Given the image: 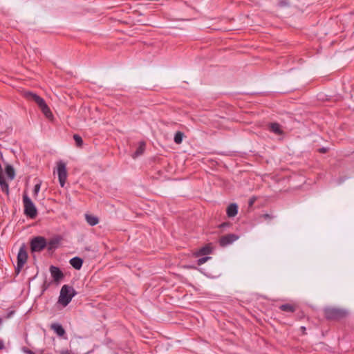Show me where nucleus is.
<instances>
[{"label":"nucleus","mask_w":354,"mask_h":354,"mask_svg":"<svg viewBox=\"0 0 354 354\" xmlns=\"http://www.w3.org/2000/svg\"><path fill=\"white\" fill-rule=\"evenodd\" d=\"M16 311H9L8 313L6 315V316L5 317L6 319H10L11 318L13 315L15 314Z\"/></svg>","instance_id":"nucleus-28"},{"label":"nucleus","mask_w":354,"mask_h":354,"mask_svg":"<svg viewBox=\"0 0 354 354\" xmlns=\"http://www.w3.org/2000/svg\"><path fill=\"white\" fill-rule=\"evenodd\" d=\"M279 310H295L296 308H298L296 306L291 305L290 304H281L278 306Z\"/></svg>","instance_id":"nucleus-21"},{"label":"nucleus","mask_w":354,"mask_h":354,"mask_svg":"<svg viewBox=\"0 0 354 354\" xmlns=\"http://www.w3.org/2000/svg\"><path fill=\"white\" fill-rule=\"evenodd\" d=\"M300 330L301 331L303 335H306V328L305 326H301L300 327Z\"/></svg>","instance_id":"nucleus-31"},{"label":"nucleus","mask_w":354,"mask_h":354,"mask_svg":"<svg viewBox=\"0 0 354 354\" xmlns=\"http://www.w3.org/2000/svg\"><path fill=\"white\" fill-rule=\"evenodd\" d=\"M23 203L24 214L30 218H35L37 215V209L32 200L26 194L23 195Z\"/></svg>","instance_id":"nucleus-2"},{"label":"nucleus","mask_w":354,"mask_h":354,"mask_svg":"<svg viewBox=\"0 0 354 354\" xmlns=\"http://www.w3.org/2000/svg\"><path fill=\"white\" fill-rule=\"evenodd\" d=\"M269 128L272 132L277 135H281L283 133L280 128V125L278 123H271Z\"/></svg>","instance_id":"nucleus-19"},{"label":"nucleus","mask_w":354,"mask_h":354,"mask_svg":"<svg viewBox=\"0 0 354 354\" xmlns=\"http://www.w3.org/2000/svg\"><path fill=\"white\" fill-rule=\"evenodd\" d=\"M47 245L46 240L43 236H36L30 241V249L32 252H40Z\"/></svg>","instance_id":"nucleus-4"},{"label":"nucleus","mask_w":354,"mask_h":354,"mask_svg":"<svg viewBox=\"0 0 354 354\" xmlns=\"http://www.w3.org/2000/svg\"><path fill=\"white\" fill-rule=\"evenodd\" d=\"M73 139L75 141L76 146L77 147H81L83 145V140L82 137L77 134H74Z\"/></svg>","instance_id":"nucleus-22"},{"label":"nucleus","mask_w":354,"mask_h":354,"mask_svg":"<svg viewBox=\"0 0 354 354\" xmlns=\"http://www.w3.org/2000/svg\"><path fill=\"white\" fill-rule=\"evenodd\" d=\"M57 174L60 186L63 187L67 178V171L66 164L59 161L57 162Z\"/></svg>","instance_id":"nucleus-6"},{"label":"nucleus","mask_w":354,"mask_h":354,"mask_svg":"<svg viewBox=\"0 0 354 354\" xmlns=\"http://www.w3.org/2000/svg\"><path fill=\"white\" fill-rule=\"evenodd\" d=\"M280 5L281 6H288V2H287L286 1H282L280 2Z\"/></svg>","instance_id":"nucleus-36"},{"label":"nucleus","mask_w":354,"mask_h":354,"mask_svg":"<svg viewBox=\"0 0 354 354\" xmlns=\"http://www.w3.org/2000/svg\"><path fill=\"white\" fill-rule=\"evenodd\" d=\"M158 319H159L160 321H162V322H170L171 321L170 318H169V317H158Z\"/></svg>","instance_id":"nucleus-29"},{"label":"nucleus","mask_w":354,"mask_h":354,"mask_svg":"<svg viewBox=\"0 0 354 354\" xmlns=\"http://www.w3.org/2000/svg\"><path fill=\"white\" fill-rule=\"evenodd\" d=\"M4 348H5L4 342L2 339H0V350H3V349H4Z\"/></svg>","instance_id":"nucleus-33"},{"label":"nucleus","mask_w":354,"mask_h":354,"mask_svg":"<svg viewBox=\"0 0 354 354\" xmlns=\"http://www.w3.org/2000/svg\"><path fill=\"white\" fill-rule=\"evenodd\" d=\"M75 295V291L73 287L64 285L60 290L58 303L65 307L70 303Z\"/></svg>","instance_id":"nucleus-1"},{"label":"nucleus","mask_w":354,"mask_h":354,"mask_svg":"<svg viewBox=\"0 0 354 354\" xmlns=\"http://www.w3.org/2000/svg\"><path fill=\"white\" fill-rule=\"evenodd\" d=\"M324 310H340L339 308H335V307H326Z\"/></svg>","instance_id":"nucleus-35"},{"label":"nucleus","mask_w":354,"mask_h":354,"mask_svg":"<svg viewBox=\"0 0 354 354\" xmlns=\"http://www.w3.org/2000/svg\"><path fill=\"white\" fill-rule=\"evenodd\" d=\"M255 200H256L255 198H250V201H249V203H248L249 205L252 206L253 205V203H254Z\"/></svg>","instance_id":"nucleus-34"},{"label":"nucleus","mask_w":354,"mask_h":354,"mask_svg":"<svg viewBox=\"0 0 354 354\" xmlns=\"http://www.w3.org/2000/svg\"><path fill=\"white\" fill-rule=\"evenodd\" d=\"M39 109H41V112L44 113V115L48 118H50L53 117V113L52 112L50 111L48 106L47 105V104L46 103V102L41 104V106L39 107Z\"/></svg>","instance_id":"nucleus-16"},{"label":"nucleus","mask_w":354,"mask_h":354,"mask_svg":"<svg viewBox=\"0 0 354 354\" xmlns=\"http://www.w3.org/2000/svg\"><path fill=\"white\" fill-rule=\"evenodd\" d=\"M168 315H176L177 314L178 311H175V310H173V311H165Z\"/></svg>","instance_id":"nucleus-32"},{"label":"nucleus","mask_w":354,"mask_h":354,"mask_svg":"<svg viewBox=\"0 0 354 354\" xmlns=\"http://www.w3.org/2000/svg\"><path fill=\"white\" fill-rule=\"evenodd\" d=\"M69 262L70 264L76 270H80L83 264V260L78 257L72 258Z\"/></svg>","instance_id":"nucleus-12"},{"label":"nucleus","mask_w":354,"mask_h":354,"mask_svg":"<svg viewBox=\"0 0 354 354\" xmlns=\"http://www.w3.org/2000/svg\"><path fill=\"white\" fill-rule=\"evenodd\" d=\"M229 225H230V223H221V225H219V226H218V227H219L220 228H224V227H227V226H229Z\"/></svg>","instance_id":"nucleus-30"},{"label":"nucleus","mask_w":354,"mask_h":354,"mask_svg":"<svg viewBox=\"0 0 354 354\" xmlns=\"http://www.w3.org/2000/svg\"><path fill=\"white\" fill-rule=\"evenodd\" d=\"M319 151L322 152V153H326V149L321 148V149H319Z\"/></svg>","instance_id":"nucleus-38"},{"label":"nucleus","mask_w":354,"mask_h":354,"mask_svg":"<svg viewBox=\"0 0 354 354\" xmlns=\"http://www.w3.org/2000/svg\"><path fill=\"white\" fill-rule=\"evenodd\" d=\"M210 259H211L210 257H201L197 260V265L201 266Z\"/></svg>","instance_id":"nucleus-24"},{"label":"nucleus","mask_w":354,"mask_h":354,"mask_svg":"<svg viewBox=\"0 0 354 354\" xmlns=\"http://www.w3.org/2000/svg\"><path fill=\"white\" fill-rule=\"evenodd\" d=\"M145 149V143L144 142H140L139 146L138 147L136 151L132 155V157L133 158H136L141 156L144 153Z\"/></svg>","instance_id":"nucleus-14"},{"label":"nucleus","mask_w":354,"mask_h":354,"mask_svg":"<svg viewBox=\"0 0 354 354\" xmlns=\"http://www.w3.org/2000/svg\"><path fill=\"white\" fill-rule=\"evenodd\" d=\"M263 218H264L265 220H267V221H271L274 216L269 214H264L263 215H261V216Z\"/></svg>","instance_id":"nucleus-25"},{"label":"nucleus","mask_w":354,"mask_h":354,"mask_svg":"<svg viewBox=\"0 0 354 354\" xmlns=\"http://www.w3.org/2000/svg\"><path fill=\"white\" fill-rule=\"evenodd\" d=\"M85 217L86 222L91 226L97 225L99 222L98 218L95 216L86 214Z\"/></svg>","instance_id":"nucleus-18"},{"label":"nucleus","mask_w":354,"mask_h":354,"mask_svg":"<svg viewBox=\"0 0 354 354\" xmlns=\"http://www.w3.org/2000/svg\"><path fill=\"white\" fill-rule=\"evenodd\" d=\"M0 186L3 192L6 193V194H9V185L6 183L3 174L0 176Z\"/></svg>","instance_id":"nucleus-17"},{"label":"nucleus","mask_w":354,"mask_h":354,"mask_svg":"<svg viewBox=\"0 0 354 354\" xmlns=\"http://www.w3.org/2000/svg\"><path fill=\"white\" fill-rule=\"evenodd\" d=\"M28 259V254L26 250V246L24 244H23L19 250L18 254H17V266L15 268V271L18 274L24 267V264L26 263Z\"/></svg>","instance_id":"nucleus-3"},{"label":"nucleus","mask_w":354,"mask_h":354,"mask_svg":"<svg viewBox=\"0 0 354 354\" xmlns=\"http://www.w3.org/2000/svg\"><path fill=\"white\" fill-rule=\"evenodd\" d=\"M24 96L27 100L35 102L38 105L39 108L45 102V100L42 97L30 91L25 92Z\"/></svg>","instance_id":"nucleus-8"},{"label":"nucleus","mask_w":354,"mask_h":354,"mask_svg":"<svg viewBox=\"0 0 354 354\" xmlns=\"http://www.w3.org/2000/svg\"><path fill=\"white\" fill-rule=\"evenodd\" d=\"M2 323V319L0 317V325Z\"/></svg>","instance_id":"nucleus-39"},{"label":"nucleus","mask_w":354,"mask_h":354,"mask_svg":"<svg viewBox=\"0 0 354 354\" xmlns=\"http://www.w3.org/2000/svg\"><path fill=\"white\" fill-rule=\"evenodd\" d=\"M5 172L9 180H12L15 178V171L11 165L8 164L6 166Z\"/></svg>","instance_id":"nucleus-13"},{"label":"nucleus","mask_w":354,"mask_h":354,"mask_svg":"<svg viewBox=\"0 0 354 354\" xmlns=\"http://www.w3.org/2000/svg\"><path fill=\"white\" fill-rule=\"evenodd\" d=\"M50 328L59 336L63 337L66 334V331L62 324L59 323H53L50 326Z\"/></svg>","instance_id":"nucleus-10"},{"label":"nucleus","mask_w":354,"mask_h":354,"mask_svg":"<svg viewBox=\"0 0 354 354\" xmlns=\"http://www.w3.org/2000/svg\"><path fill=\"white\" fill-rule=\"evenodd\" d=\"M50 274L53 280L56 282H59L64 278V274L62 271L56 266H50L49 268Z\"/></svg>","instance_id":"nucleus-9"},{"label":"nucleus","mask_w":354,"mask_h":354,"mask_svg":"<svg viewBox=\"0 0 354 354\" xmlns=\"http://www.w3.org/2000/svg\"><path fill=\"white\" fill-rule=\"evenodd\" d=\"M344 180H345L344 178H339L337 180V185H340L341 183H342L344 181Z\"/></svg>","instance_id":"nucleus-37"},{"label":"nucleus","mask_w":354,"mask_h":354,"mask_svg":"<svg viewBox=\"0 0 354 354\" xmlns=\"http://www.w3.org/2000/svg\"><path fill=\"white\" fill-rule=\"evenodd\" d=\"M39 190H40V184H36L33 189L34 195H37Z\"/></svg>","instance_id":"nucleus-27"},{"label":"nucleus","mask_w":354,"mask_h":354,"mask_svg":"<svg viewBox=\"0 0 354 354\" xmlns=\"http://www.w3.org/2000/svg\"><path fill=\"white\" fill-rule=\"evenodd\" d=\"M22 351L26 354H35L32 351L26 346L22 348Z\"/></svg>","instance_id":"nucleus-26"},{"label":"nucleus","mask_w":354,"mask_h":354,"mask_svg":"<svg viewBox=\"0 0 354 354\" xmlns=\"http://www.w3.org/2000/svg\"><path fill=\"white\" fill-rule=\"evenodd\" d=\"M239 238L238 236L234 234H228L227 235L222 236L219 239V244L222 247H225L230 244H232Z\"/></svg>","instance_id":"nucleus-7"},{"label":"nucleus","mask_w":354,"mask_h":354,"mask_svg":"<svg viewBox=\"0 0 354 354\" xmlns=\"http://www.w3.org/2000/svg\"><path fill=\"white\" fill-rule=\"evenodd\" d=\"M184 137V133L182 131H177L174 138V142L176 144H180L183 141Z\"/></svg>","instance_id":"nucleus-20"},{"label":"nucleus","mask_w":354,"mask_h":354,"mask_svg":"<svg viewBox=\"0 0 354 354\" xmlns=\"http://www.w3.org/2000/svg\"><path fill=\"white\" fill-rule=\"evenodd\" d=\"M212 252V248L207 245L202 247L196 253L197 257L209 254Z\"/></svg>","instance_id":"nucleus-15"},{"label":"nucleus","mask_w":354,"mask_h":354,"mask_svg":"<svg viewBox=\"0 0 354 354\" xmlns=\"http://www.w3.org/2000/svg\"><path fill=\"white\" fill-rule=\"evenodd\" d=\"M227 215L229 217H234L238 213V206L236 203H231L228 207H227Z\"/></svg>","instance_id":"nucleus-11"},{"label":"nucleus","mask_w":354,"mask_h":354,"mask_svg":"<svg viewBox=\"0 0 354 354\" xmlns=\"http://www.w3.org/2000/svg\"><path fill=\"white\" fill-rule=\"evenodd\" d=\"M348 311H324V317L330 322H339L348 315Z\"/></svg>","instance_id":"nucleus-5"},{"label":"nucleus","mask_w":354,"mask_h":354,"mask_svg":"<svg viewBox=\"0 0 354 354\" xmlns=\"http://www.w3.org/2000/svg\"><path fill=\"white\" fill-rule=\"evenodd\" d=\"M57 243V241L52 240L47 243L46 247L48 248V250H52L56 248Z\"/></svg>","instance_id":"nucleus-23"}]
</instances>
